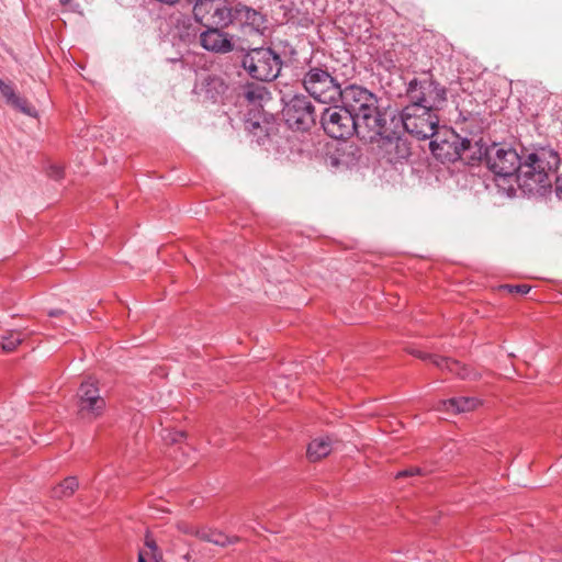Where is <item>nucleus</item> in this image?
<instances>
[{
  "mask_svg": "<svg viewBox=\"0 0 562 562\" xmlns=\"http://www.w3.org/2000/svg\"><path fill=\"white\" fill-rule=\"evenodd\" d=\"M485 162L495 177L516 178L522 190L529 193H539L551 187L550 175L557 171L560 156L552 149L541 148L531 153L521 162L514 148L503 144H493L485 150Z\"/></svg>",
  "mask_w": 562,
  "mask_h": 562,
  "instance_id": "nucleus-1",
  "label": "nucleus"
},
{
  "mask_svg": "<svg viewBox=\"0 0 562 562\" xmlns=\"http://www.w3.org/2000/svg\"><path fill=\"white\" fill-rule=\"evenodd\" d=\"M342 108L360 123L362 139L373 142L383 132L385 114L378 109V99L368 89L350 85L339 97Z\"/></svg>",
  "mask_w": 562,
  "mask_h": 562,
  "instance_id": "nucleus-2",
  "label": "nucleus"
},
{
  "mask_svg": "<svg viewBox=\"0 0 562 562\" xmlns=\"http://www.w3.org/2000/svg\"><path fill=\"white\" fill-rule=\"evenodd\" d=\"M406 97L411 105L439 112L447 103V89L436 81L432 76H425L414 78L408 82Z\"/></svg>",
  "mask_w": 562,
  "mask_h": 562,
  "instance_id": "nucleus-3",
  "label": "nucleus"
},
{
  "mask_svg": "<svg viewBox=\"0 0 562 562\" xmlns=\"http://www.w3.org/2000/svg\"><path fill=\"white\" fill-rule=\"evenodd\" d=\"M302 83L306 92L322 103L336 102L342 93L337 78L319 66L310 67L302 78Z\"/></svg>",
  "mask_w": 562,
  "mask_h": 562,
  "instance_id": "nucleus-4",
  "label": "nucleus"
},
{
  "mask_svg": "<svg viewBox=\"0 0 562 562\" xmlns=\"http://www.w3.org/2000/svg\"><path fill=\"white\" fill-rule=\"evenodd\" d=\"M245 70L259 81L274 80L281 70L280 56L269 47H258L248 50L243 57Z\"/></svg>",
  "mask_w": 562,
  "mask_h": 562,
  "instance_id": "nucleus-5",
  "label": "nucleus"
},
{
  "mask_svg": "<svg viewBox=\"0 0 562 562\" xmlns=\"http://www.w3.org/2000/svg\"><path fill=\"white\" fill-rule=\"evenodd\" d=\"M430 138L429 148L432 155L443 164L462 159L472 145L470 139L446 126L439 127Z\"/></svg>",
  "mask_w": 562,
  "mask_h": 562,
  "instance_id": "nucleus-6",
  "label": "nucleus"
},
{
  "mask_svg": "<svg viewBox=\"0 0 562 562\" xmlns=\"http://www.w3.org/2000/svg\"><path fill=\"white\" fill-rule=\"evenodd\" d=\"M401 122L405 131L418 139L430 138L440 127L437 111L411 104L402 110Z\"/></svg>",
  "mask_w": 562,
  "mask_h": 562,
  "instance_id": "nucleus-7",
  "label": "nucleus"
},
{
  "mask_svg": "<svg viewBox=\"0 0 562 562\" xmlns=\"http://www.w3.org/2000/svg\"><path fill=\"white\" fill-rule=\"evenodd\" d=\"M325 133L335 139H345L357 134L362 139L360 123L342 106L327 108L321 116Z\"/></svg>",
  "mask_w": 562,
  "mask_h": 562,
  "instance_id": "nucleus-8",
  "label": "nucleus"
},
{
  "mask_svg": "<svg viewBox=\"0 0 562 562\" xmlns=\"http://www.w3.org/2000/svg\"><path fill=\"white\" fill-rule=\"evenodd\" d=\"M283 117L291 130L308 131L316 123L315 108L302 94L294 95L283 108Z\"/></svg>",
  "mask_w": 562,
  "mask_h": 562,
  "instance_id": "nucleus-9",
  "label": "nucleus"
},
{
  "mask_svg": "<svg viewBox=\"0 0 562 562\" xmlns=\"http://www.w3.org/2000/svg\"><path fill=\"white\" fill-rule=\"evenodd\" d=\"M77 397L78 413L83 419L93 420L101 416L105 408V401L92 381H85L80 384Z\"/></svg>",
  "mask_w": 562,
  "mask_h": 562,
  "instance_id": "nucleus-10",
  "label": "nucleus"
},
{
  "mask_svg": "<svg viewBox=\"0 0 562 562\" xmlns=\"http://www.w3.org/2000/svg\"><path fill=\"white\" fill-rule=\"evenodd\" d=\"M373 142L380 143V147L384 150L387 160L391 162L407 159L411 155L407 139L396 135L394 132H390L386 127V122L384 123L383 132Z\"/></svg>",
  "mask_w": 562,
  "mask_h": 562,
  "instance_id": "nucleus-11",
  "label": "nucleus"
},
{
  "mask_svg": "<svg viewBox=\"0 0 562 562\" xmlns=\"http://www.w3.org/2000/svg\"><path fill=\"white\" fill-rule=\"evenodd\" d=\"M201 46L210 52L226 54L233 50L232 37L218 27H209L200 34Z\"/></svg>",
  "mask_w": 562,
  "mask_h": 562,
  "instance_id": "nucleus-12",
  "label": "nucleus"
},
{
  "mask_svg": "<svg viewBox=\"0 0 562 562\" xmlns=\"http://www.w3.org/2000/svg\"><path fill=\"white\" fill-rule=\"evenodd\" d=\"M418 357L431 361L439 369L448 370L449 372L457 374L461 379H476L479 376V373L476 371L465 366H462L457 360L422 352L418 353Z\"/></svg>",
  "mask_w": 562,
  "mask_h": 562,
  "instance_id": "nucleus-13",
  "label": "nucleus"
},
{
  "mask_svg": "<svg viewBox=\"0 0 562 562\" xmlns=\"http://www.w3.org/2000/svg\"><path fill=\"white\" fill-rule=\"evenodd\" d=\"M240 97L254 108H262L271 99L267 87L257 82H246L241 87Z\"/></svg>",
  "mask_w": 562,
  "mask_h": 562,
  "instance_id": "nucleus-14",
  "label": "nucleus"
},
{
  "mask_svg": "<svg viewBox=\"0 0 562 562\" xmlns=\"http://www.w3.org/2000/svg\"><path fill=\"white\" fill-rule=\"evenodd\" d=\"M481 405V401L473 396L452 397L440 401L436 407L439 412H451L454 414L472 412Z\"/></svg>",
  "mask_w": 562,
  "mask_h": 562,
  "instance_id": "nucleus-15",
  "label": "nucleus"
},
{
  "mask_svg": "<svg viewBox=\"0 0 562 562\" xmlns=\"http://www.w3.org/2000/svg\"><path fill=\"white\" fill-rule=\"evenodd\" d=\"M209 21L214 27H227L235 22V5L229 7L226 2L216 5L211 13Z\"/></svg>",
  "mask_w": 562,
  "mask_h": 562,
  "instance_id": "nucleus-16",
  "label": "nucleus"
},
{
  "mask_svg": "<svg viewBox=\"0 0 562 562\" xmlns=\"http://www.w3.org/2000/svg\"><path fill=\"white\" fill-rule=\"evenodd\" d=\"M333 449V441L328 437H319L312 440L307 447V458L312 462H316L327 457Z\"/></svg>",
  "mask_w": 562,
  "mask_h": 562,
  "instance_id": "nucleus-17",
  "label": "nucleus"
},
{
  "mask_svg": "<svg viewBox=\"0 0 562 562\" xmlns=\"http://www.w3.org/2000/svg\"><path fill=\"white\" fill-rule=\"evenodd\" d=\"M235 22L251 26H260L262 23V16L256 10L245 4L237 3L235 5Z\"/></svg>",
  "mask_w": 562,
  "mask_h": 562,
  "instance_id": "nucleus-18",
  "label": "nucleus"
},
{
  "mask_svg": "<svg viewBox=\"0 0 562 562\" xmlns=\"http://www.w3.org/2000/svg\"><path fill=\"white\" fill-rule=\"evenodd\" d=\"M227 89L228 86L222 77L209 76L205 80V91L214 100L224 95Z\"/></svg>",
  "mask_w": 562,
  "mask_h": 562,
  "instance_id": "nucleus-19",
  "label": "nucleus"
},
{
  "mask_svg": "<svg viewBox=\"0 0 562 562\" xmlns=\"http://www.w3.org/2000/svg\"><path fill=\"white\" fill-rule=\"evenodd\" d=\"M79 483L76 476H69L66 477L63 482H60L58 485H56L53 491L52 495L55 498H64L71 496L76 490L78 488Z\"/></svg>",
  "mask_w": 562,
  "mask_h": 562,
  "instance_id": "nucleus-20",
  "label": "nucleus"
},
{
  "mask_svg": "<svg viewBox=\"0 0 562 562\" xmlns=\"http://www.w3.org/2000/svg\"><path fill=\"white\" fill-rule=\"evenodd\" d=\"M202 539L222 547L239 541L238 537H228L221 531H210L209 533L203 535Z\"/></svg>",
  "mask_w": 562,
  "mask_h": 562,
  "instance_id": "nucleus-21",
  "label": "nucleus"
},
{
  "mask_svg": "<svg viewBox=\"0 0 562 562\" xmlns=\"http://www.w3.org/2000/svg\"><path fill=\"white\" fill-rule=\"evenodd\" d=\"M24 340V336L20 331H11L3 337L1 348L5 352H11Z\"/></svg>",
  "mask_w": 562,
  "mask_h": 562,
  "instance_id": "nucleus-22",
  "label": "nucleus"
},
{
  "mask_svg": "<svg viewBox=\"0 0 562 562\" xmlns=\"http://www.w3.org/2000/svg\"><path fill=\"white\" fill-rule=\"evenodd\" d=\"M10 104L29 116L35 117L37 115L35 108L30 105L25 99L20 98L16 94L11 100Z\"/></svg>",
  "mask_w": 562,
  "mask_h": 562,
  "instance_id": "nucleus-23",
  "label": "nucleus"
},
{
  "mask_svg": "<svg viewBox=\"0 0 562 562\" xmlns=\"http://www.w3.org/2000/svg\"><path fill=\"white\" fill-rule=\"evenodd\" d=\"M46 173L50 179L59 180L64 177V168L57 164H49L46 168Z\"/></svg>",
  "mask_w": 562,
  "mask_h": 562,
  "instance_id": "nucleus-24",
  "label": "nucleus"
},
{
  "mask_svg": "<svg viewBox=\"0 0 562 562\" xmlns=\"http://www.w3.org/2000/svg\"><path fill=\"white\" fill-rule=\"evenodd\" d=\"M0 92L7 99V102L10 103L11 100L15 97V92L9 83H5L0 79Z\"/></svg>",
  "mask_w": 562,
  "mask_h": 562,
  "instance_id": "nucleus-25",
  "label": "nucleus"
},
{
  "mask_svg": "<svg viewBox=\"0 0 562 562\" xmlns=\"http://www.w3.org/2000/svg\"><path fill=\"white\" fill-rule=\"evenodd\" d=\"M507 288L510 292H516L520 294H527L530 291V286L527 284L507 285Z\"/></svg>",
  "mask_w": 562,
  "mask_h": 562,
  "instance_id": "nucleus-26",
  "label": "nucleus"
},
{
  "mask_svg": "<svg viewBox=\"0 0 562 562\" xmlns=\"http://www.w3.org/2000/svg\"><path fill=\"white\" fill-rule=\"evenodd\" d=\"M184 437V432L182 431H176L173 434H169L168 437H166V440H169L171 443L179 442L181 438Z\"/></svg>",
  "mask_w": 562,
  "mask_h": 562,
  "instance_id": "nucleus-27",
  "label": "nucleus"
},
{
  "mask_svg": "<svg viewBox=\"0 0 562 562\" xmlns=\"http://www.w3.org/2000/svg\"><path fill=\"white\" fill-rule=\"evenodd\" d=\"M555 193L562 200V172L555 179Z\"/></svg>",
  "mask_w": 562,
  "mask_h": 562,
  "instance_id": "nucleus-28",
  "label": "nucleus"
},
{
  "mask_svg": "<svg viewBox=\"0 0 562 562\" xmlns=\"http://www.w3.org/2000/svg\"><path fill=\"white\" fill-rule=\"evenodd\" d=\"M419 471L420 470L418 468L411 469V470L400 471L397 473L396 477L400 479V477H404V476H411V475H414V474H418Z\"/></svg>",
  "mask_w": 562,
  "mask_h": 562,
  "instance_id": "nucleus-29",
  "label": "nucleus"
},
{
  "mask_svg": "<svg viewBox=\"0 0 562 562\" xmlns=\"http://www.w3.org/2000/svg\"><path fill=\"white\" fill-rule=\"evenodd\" d=\"M59 314H61V311H50V312H49V316H53V317H54V316H57V315H59Z\"/></svg>",
  "mask_w": 562,
  "mask_h": 562,
  "instance_id": "nucleus-30",
  "label": "nucleus"
},
{
  "mask_svg": "<svg viewBox=\"0 0 562 562\" xmlns=\"http://www.w3.org/2000/svg\"><path fill=\"white\" fill-rule=\"evenodd\" d=\"M137 562H146V560L142 553L138 554Z\"/></svg>",
  "mask_w": 562,
  "mask_h": 562,
  "instance_id": "nucleus-31",
  "label": "nucleus"
},
{
  "mask_svg": "<svg viewBox=\"0 0 562 562\" xmlns=\"http://www.w3.org/2000/svg\"><path fill=\"white\" fill-rule=\"evenodd\" d=\"M70 2H71V0H60V3H61L63 5H67V4H69Z\"/></svg>",
  "mask_w": 562,
  "mask_h": 562,
  "instance_id": "nucleus-32",
  "label": "nucleus"
},
{
  "mask_svg": "<svg viewBox=\"0 0 562 562\" xmlns=\"http://www.w3.org/2000/svg\"><path fill=\"white\" fill-rule=\"evenodd\" d=\"M147 546L150 548H155V544H153V543H147Z\"/></svg>",
  "mask_w": 562,
  "mask_h": 562,
  "instance_id": "nucleus-33",
  "label": "nucleus"
}]
</instances>
